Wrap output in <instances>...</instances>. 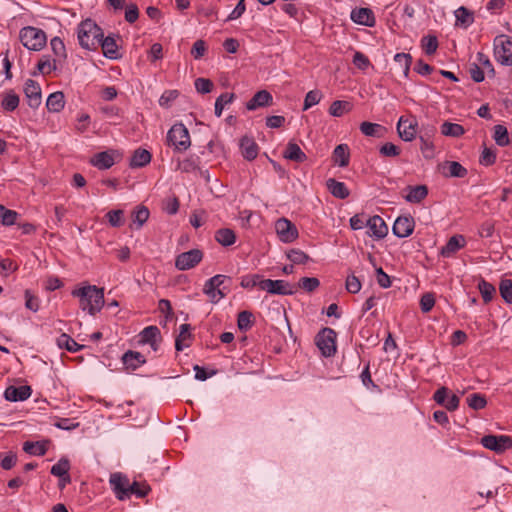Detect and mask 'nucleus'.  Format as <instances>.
Here are the masks:
<instances>
[{"label":"nucleus","instance_id":"nucleus-1","mask_svg":"<svg viewBox=\"0 0 512 512\" xmlns=\"http://www.w3.org/2000/svg\"><path fill=\"white\" fill-rule=\"evenodd\" d=\"M72 296L79 298L80 308L95 315L104 305V289L94 285L84 286L72 291Z\"/></svg>","mask_w":512,"mask_h":512},{"label":"nucleus","instance_id":"nucleus-2","mask_svg":"<svg viewBox=\"0 0 512 512\" xmlns=\"http://www.w3.org/2000/svg\"><path fill=\"white\" fill-rule=\"evenodd\" d=\"M102 36V29L92 19H85L78 25V40L84 49L96 50Z\"/></svg>","mask_w":512,"mask_h":512},{"label":"nucleus","instance_id":"nucleus-3","mask_svg":"<svg viewBox=\"0 0 512 512\" xmlns=\"http://www.w3.org/2000/svg\"><path fill=\"white\" fill-rule=\"evenodd\" d=\"M19 39L25 48L32 51L41 50L47 41L45 32L32 26L22 28L19 33Z\"/></svg>","mask_w":512,"mask_h":512},{"label":"nucleus","instance_id":"nucleus-4","mask_svg":"<svg viewBox=\"0 0 512 512\" xmlns=\"http://www.w3.org/2000/svg\"><path fill=\"white\" fill-rule=\"evenodd\" d=\"M167 144L177 152L186 151L191 146L190 134L183 123L174 124L167 133Z\"/></svg>","mask_w":512,"mask_h":512},{"label":"nucleus","instance_id":"nucleus-5","mask_svg":"<svg viewBox=\"0 0 512 512\" xmlns=\"http://www.w3.org/2000/svg\"><path fill=\"white\" fill-rule=\"evenodd\" d=\"M231 278L226 275L218 274L208 279L203 287V293L207 295L212 303H218L224 298L229 289L224 285L225 281H230Z\"/></svg>","mask_w":512,"mask_h":512},{"label":"nucleus","instance_id":"nucleus-6","mask_svg":"<svg viewBox=\"0 0 512 512\" xmlns=\"http://www.w3.org/2000/svg\"><path fill=\"white\" fill-rule=\"evenodd\" d=\"M493 46L495 60L501 65L512 66V37L496 36Z\"/></svg>","mask_w":512,"mask_h":512},{"label":"nucleus","instance_id":"nucleus-7","mask_svg":"<svg viewBox=\"0 0 512 512\" xmlns=\"http://www.w3.org/2000/svg\"><path fill=\"white\" fill-rule=\"evenodd\" d=\"M336 332L329 327L321 329L315 336V344L319 348L322 356L332 357L335 355L336 347Z\"/></svg>","mask_w":512,"mask_h":512},{"label":"nucleus","instance_id":"nucleus-8","mask_svg":"<svg viewBox=\"0 0 512 512\" xmlns=\"http://www.w3.org/2000/svg\"><path fill=\"white\" fill-rule=\"evenodd\" d=\"M203 259V252L200 249H191L177 255L175 267L179 271H186L197 266Z\"/></svg>","mask_w":512,"mask_h":512},{"label":"nucleus","instance_id":"nucleus-9","mask_svg":"<svg viewBox=\"0 0 512 512\" xmlns=\"http://www.w3.org/2000/svg\"><path fill=\"white\" fill-rule=\"evenodd\" d=\"M481 444L496 453H503L512 448V437L508 435H486L482 437Z\"/></svg>","mask_w":512,"mask_h":512},{"label":"nucleus","instance_id":"nucleus-10","mask_svg":"<svg viewBox=\"0 0 512 512\" xmlns=\"http://www.w3.org/2000/svg\"><path fill=\"white\" fill-rule=\"evenodd\" d=\"M275 230L280 241L284 243H291L299 236L295 224L286 218H280L275 222Z\"/></svg>","mask_w":512,"mask_h":512},{"label":"nucleus","instance_id":"nucleus-11","mask_svg":"<svg viewBox=\"0 0 512 512\" xmlns=\"http://www.w3.org/2000/svg\"><path fill=\"white\" fill-rule=\"evenodd\" d=\"M260 289L270 294L292 295L295 290L284 280L263 279L260 281Z\"/></svg>","mask_w":512,"mask_h":512},{"label":"nucleus","instance_id":"nucleus-12","mask_svg":"<svg viewBox=\"0 0 512 512\" xmlns=\"http://www.w3.org/2000/svg\"><path fill=\"white\" fill-rule=\"evenodd\" d=\"M414 227L415 221L412 216H399L393 224L392 232L399 238H405L413 233Z\"/></svg>","mask_w":512,"mask_h":512},{"label":"nucleus","instance_id":"nucleus-13","mask_svg":"<svg viewBox=\"0 0 512 512\" xmlns=\"http://www.w3.org/2000/svg\"><path fill=\"white\" fill-rule=\"evenodd\" d=\"M110 484L119 500L129 498V479L121 473H114L110 477Z\"/></svg>","mask_w":512,"mask_h":512},{"label":"nucleus","instance_id":"nucleus-14","mask_svg":"<svg viewBox=\"0 0 512 512\" xmlns=\"http://www.w3.org/2000/svg\"><path fill=\"white\" fill-rule=\"evenodd\" d=\"M433 399L436 401V403L444 406L449 411H455L458 408L460 402V398L456 394L448 396V388L444 386L436 390Z\"/></svg>","mask_w":512,"mask_h":512},{"label":"nucleus","instance_id":"nucleus-15","mask_svg":"<svg viewBox=\"0 0 512 512\" xmlns=\"http://www.w3.org/2000/svg\"><path fill=\"white\" fill-rule=\"evenodd\" d=\"M24 93L27 98V103L32 109H36L40 106L42 102L41 88L36 81L32 79L26 80Z\"/></svg>","mask_w":512,"mask_h":512},{"label":"nucleus","instance_id":"nucleus-16","mask_svg":"<svg viewBox=\"0 0 512 512\" xmlns=\"http://www.w3.org/2000/svg\"><path fill=\"white\" fill-rule=\"evenodd\" d=\"M417 121L412 119H404L400 117L397 123V131L400 138L404 141H412L417 134Z\"/></svg>","mask_w":512,"mask_h":512},{"label":"nucleus","instance_id":"nucleus-17","mask_svg":"<svg viewBox=\"0 0 512 512\" xmlns=\"http://www.w3.org/2000/svg\"><path fill=\"white\" fill-rule=\"evenodd\" d=\"M366 226L369 229L368 235L377 239L384 238L388 233V226L385 221L378 215L370 217L366 221Z\"/></svg>","mask_w":512,"mask_h":512},{"label":"nucleus","instance_id":"nucleus-18","mask_svg":"<svg viewBox=\"0 0 512 512\" xmlns=\"http://www.w3.org/2000/svg\"><path fill=\"white\" fill-rule=\"evenodd\" d=\"M351 19L353 22L373 27L375 25V16L370 8H355L351 11Z\"/></svg>","mask_w":512,"mask_h":512},{"label":"nucleus","instance_id":"nucleus-19","mask_svg":"<svg viewBox=\"0 0 512 512\" xmlns=\"http://www.w3.org/2000/svg\"><path fill=\"white\" fill-rule=\"evenodd\" d=\"M31 393V387L28 385L19 387L9 386L4 392V397L6 400L11 402L24 401L31 396Z\"/></svg>","mask_w":512,"mask_h":512},{"label":"nucleus","instance_id":"nucleus-20","mask_svg":"<svg viewBox=\"0 0 512 512\" xmlns=\"http://www.w3.org/2000/svg\"><path fill=\"white\" fill-rule=\"evenodd\" d=\"M273 97L267 90L258 91L246 104L248 110H256L260 107L270 106L272 104Z\"/></svg>","mask_w":512,"mask_h":512},{"label":"nucleus","instance_id":"nucleus-21","mask_svg":"<svg viewBox=\"0 0 512 512\" xmlns=\"http://www.w3.org/2000/svg\"><path fill=\"white\" fill-rule=\"evenodd\" d=\"M466 240L463 235H454L452 236L446 243L445 246L441 248V255L443 257H451L458 250L465 246Z\"/></svg>","mask_w":512,"mask_h":512},{"label":"nucleus","instance_id":"nucleus-22","mask_svg":"<svg viewBox=\"0 0 512 512\" xmlns=\"http://www.w3.org/2000/svg\"><path fill=\"white\" fill-rule=\"evenodd\" d=\"M160 337V330L157 326H148L140 333V342L149 344L154 351L159 348L157 339Z\"/></svg>","mask_w":512,"mask_h":512},{"label":"nucleus","instance_id":"nucleus-23","mask_svg":"<svg viewBox=\"0 0 512 512\" xmlns=\"http://www.w3.org/2000/svg\"><path fill=\"white\" fill-rule=\"evenodd\" d=\"M122 362L127 370L134 371L144 364L146 359L140 352L129 350L123 354Z\"/></svg>","mask_w":512,"mask_h":512},{"label":"nucleus","instance_id":"nucleus-24","mask_svg":"<svg viewBox=\"0 0 512 512\" xmlns=\"http://www.w3.org/2000/svg\"><path fill=\"white\" fill-rule=\"evenodd\" d=\"M332 161L339 167H347L350 162V150L347 144H339L334 148Z\"/></svg>","mask_w":512,"mask_h":512},{"label":"nucleus","instance_id":"nucleus-25","mask_svg":"<svg viewBox=\"0 0 512 512\" xmlns=\"http://www.w3.org/2000/svg\"><path fill=\"white\" fill-rule=\"evenodd\" d=\"M326 187L328 191L338 199H346L350 195L347 186L334 178H329L326 181Z\"/></svg>","mask_w":512,"mask_h":512},{"label":"nucleus","instance_id":"nucleus-26","mask_svg":"<svg viewBox=\"0 0 512 512\" xmlns=\"http://www.w3.org/2000/svg\"><path fill=\"white\" fill-rule=\"evenodd\" d=\"M283 156L297 163H303L307 159L306 154L301 150L300 146L293 141L288 142Z\"/></svg>","mask_w":512,"mask_h":512},{"label":"nucleus","instance_id":"nucleus-27","mask_svg":"<svg viewBox=\"0 0 512 512\" xmlns=\"http://www.w3.org/2000/svg\"><path fill=\"white\" fill-rule=\"evenodd\" d=\"M99 45L102 47L103 54L109 59L118 58V47L115 39L112 36L104 37L99 39Z\"/></svg>","mask_w":512,"mask_h":512},{"label":"nucleus","instance_id":"nucleus-28","mask_svg":"<svg viewBox=\"0 0 512 512\" xmlns=\"http://www.w3.org/2000/svg\"><path fill=\"white\" fill-rule=\"evenodd\" d=\"M240 147L242 150V155L246 160L252 161L257 157L258 145L253 139L249 137H243L240 142Z\"/></svg>","mask_w":512,"mask_h":512},{"label":"nucleus","instance_id":"nucleus-29","mask_svg":"<svg viewBox=\"0 0 512 512\" xmlns=\"http://www.w3.org/2000/svg\"><path fill=\"white\" fill-rule=\"evenodd\" d=\"M90 163L98 169L104 170L112 167L115 161L113 155L105 151L95 154L91 158Z\"/></svg>","mask_w":512,"mask_h":512},{"label":"nucleus","instance_id":"nucleus-30","mask_svg":"<svg viewBox=\"0 0 512 512\" xmlns=\"http://www.w3.org/2000/svg\"><path fill=\"white\" fill-rule=\"evenodd\" d=\"M65 106V97L63 92L57 91L51 93L46 101V107L48 111L53 113L60 112Z\"/></svg>","mask_w":512,"mask_h":512},{"label":"nucleus","instance_id":"nucleus-31","mask_svg":"<svg viewBox=\"0 0 512 512\" xmlns=\"http://www.w3.org/2000/svg\"><path fill=\"white\" fill-rule=\"evenodd\" d=\"M409 193L405 196L406 201L410 203H420L428 195L426 185L409 186Z\"/></svg>","mask_w":512,"mask_h":512},{"label":"nucleus","instance_id":"nucleus-32","mask_svg":"<svg viewBox=\"0 0 512 512\" xmlns=\"http://www.w3.org/2000/svg\"><path fill=\"white\" fill-rule=\"evenodd\" d=\"M19 103L20 98L13 90L6 91L2 94L1 107L4 111L12 112L16 110Z\"/></svg>","mask_w":512,"mask_h":512},{"label":"nucleus","instance_id":"nucleus-33","mask_svg":"<svg viewBox=\"0 0 512 512\" xmlns=\"http://www.w3.org/2000/svg\"><path fill=\"white\" fill-rule=\"evenodd\" d=\"M150 161L151 153L146 149L138 148L137 150L134 151L132 155L130 166L132 168L143 167L149 164Z\"/></svg>","mask_w":512,"mask_h":512},{"label":"nucleus","instance_id":"nucleus-34","mask_svg":"<svg viewBox=\"0 0 512 512\" xmlns=\"http://www.w3.org/2000/svg\"><path fill=\"white\" fill-rule=\"evenodd\" d=\"M215 240L222 246H231L236 241V235L230 228H221L215 232Z\"/></svg>","mask_w":512,"mask_h":512},{"label":"nucleus","instance_id":"nucleus-35","mask_svg":"<svg viewBox=\"0 0 512 512\" xmlns=\"http://www.w3.org/2000/svg\"><path fill=\"white\" fill-rule=\"evenodd\" d=\"M190 330L191 326L189 324L180 325V332L175 340V349L177 351H182L185 347L189 346V343H185V341L190 340L192 337Z\"/></svg>","mask_w":512,"mask_h":512},{"label":"nucleus","instance_id":"nucleus-36","mask_svg":"<svg viewBox=\"0 0 512 512\" xmlns=\"http://www.w3.org/2000/svg\"><path fill=\"white\" fill-rule=\"evenodd\" d=\"M456 25L464 28L469 27L474 22L473 13L466 7L461 6L455 11Z\"/></svg>","mask_w":512,"mask_h":512},{"label":"nucleus","instance_id":"nucleus-37","mask_svg":"<svg viewBox=\"0 0 512 512\" xmlns=\"http://www.w3.org/2000/svg\"><path fill=\"white\" fill-rule=\"evenodd\" d=\"M352 108L353 105L351 102L345 100H336L330 105L329 113L334 117H341L345 113L350 112Z\"/></svg>","mask_w":512,"mask_h":512},{"label":"nucleus","instance_id":"nucleus-38","mask_svg":"<svg viewBox=\"0 0 512 512\" xmlns=\"http://www.w3.org/2000/svg\"><path fill=\"white\" fill-rule=\"evenodd\" d=\"M441 133L444 136L458 138L465 133V129L460 124L445 121L441 125Z\"/></svg>","mask_w":512,"mask_h":512},{"label":"nucleus","instance_id":"nucleus-39","mask_svg":"<svg viewBox=\"0 0 512 512\" xmlns=\"http://www.w3.org/2000/svg\"><path fill=\"white\" fill-rule=\"evenodd\" d=\"M57 345L59 348H65L69 352H78L84 347L83 345L78 344L73 338L65 333L59 336L57 339Z\"/></svg>","mask_w":512,"mask_h":512},{"label":"nucleus","instance_id":"nucleus-40","mask_svg":"<svg viewBox=\"0 0 512 512\" xmlns=\"http://www.w3.org/2000/svg\"><path fill=\"white\" fill-rule=\"evenodd\" d=\"M149 210L144 205H139L132 212V222L136 224V228L139 229L149 218Z\"/></svg>","mask_w":512,"mask_h":512},{"label":"nucleus","instance_id":"nucleus-41","mask_svg":"<svg viewBox=\"0 0 512 512\" xmlns=\"http://www.w3.org/2000/svg\"><path fill=\"white\" fill-rule=\"evenodd\" d=\"M286 256L293 265L306 264L311 260L310 256L300 249H290L286 252Z\"/></svg>","mask_w":512,"mask_h":512},{"label":"nucleus","instance_id":"nucleus-42","mask_svg":"<svg viewBox=\"0 0 512 512\" xmlns=\"http://www.w3.org/2000/svg\"><path fill=\"white\" fill-rule=\"evenodd\" d=\"M70 468V461L67 458L62 457L56 464L51 467L50 473L55 477L66 476L69 474Z\"/></svg>","mask_w":512,"mask_h":512},{"label":"nucleus","instance_id":"nucleus-43","mask_svg":"<svg viewBox=\"0 0 512 512\" xmlns=\"http://www.w3.org/2000/svg\"><path fill=\"white\" fill-rule=\"evenodd\" d=\"M493 137H494L496 144L501 147H505L510 144L507 128L503 125L498 124L494 127V136Z\"/></svg>","mask_w":512,"mask_h":512},{"label":"nucleus","instance_id":"nucleus-44","mask_svg":"<svg viewBox=\"0 0 512 512\" xmlns=\"http://www.w3.org/2000/svg\"><path fill=\"white\" fill-rule=\"evenodd\" d=\"M254 324V316L250 311H241L238 314L237 325L241 331L249 330Z\"/></svg>","mask_w":512,"mask_h":512},{"label":"nucleus","instance_id":"nucleus-45","mask_svg":"<svg viewBox=\"0 0 512 512\" xmlns=\"http://www.w3.org/2000/svg\"><path fill=\"white\" fill-rule=\"evenodd\" d=\"M478 289L485 303L490 302L493 299L496 292L495 287L491 283L485 281L484 279H482L478 283Z\"/></svg>","mask_w":512,"mask_h":512},{"label":"nucleus","instance_id":"nucleus-46","mask_svg":"<svg viewBox=\"0 0 512 512\" xmlns=\"http://www.w3.org/2000/svg\"><path fill=\"white\" fill-rule=\"evenodd\" d=\"M446 164L448 168V172L445 173L446 176L463 178L468 173L467 169L464 166H462L459 162L450 161L447 162Z\"/></svg>","mask_w":512,"mask_h":512},{"label":"nucleus","instance_id":"nucleus-47","mask_svg":"<svg viewBox=\"0 0 512 512\" xmlns=\"http://www.w3.org/2000/svg\"><path fill=\"white\" fill-rule=\"evenodd\" d=\"M234 98V93H222L215 101V115L220 117L222 115L224 106L231 103Z\"/></svg>","mask_w":512,"mask_h":512},{"label":"nucleus","instance_id":"nucleus-48","mask_svg":"<svg viewBox=\"0 0 512 512\" xmlns=\"http://www.w3.org/2000/svg\"><path fill=\"white\" fill-rule=\"evenodd\" d=\"M421 47L427 55H432L438 48V39L435 35L424 36L421 40Z\"/></svg>","mask_w":512,"mask_h":512},{"label":"nucleus","instance_id":"nucleus-49","mask_svg":"<svg viewBox=\"0 0 512 512\" xmlns=\"http://www.w3.org/2000/svg\"><path fill=\"white\" fill-rule=\"evenodd\" d=\"M23 450L31 455L43 456L46 454V446L40 442L27 441L23 444Z\"/></svg>","mask_w":512,"mask_h":512},{"label":"nucleus","instance_id":"nucleus-50","mask_svg":"<svg viewBox=\"0 0 512 512\" xmlns=\"http://www.w3.org/2000/svg\"><path fill=\"white\" fill-rule=\"evenodd\" d=\"M477 63L482 69H486L487 75L490 78H494L496 75V71L494 69L493 64L491 63L489 57L485 55L483 52H478L477 55Z\"/></svg>","mask_w":512,"mask_h":512},{"label":"nucleus","instance_id":"nucleus-51","mask_svg":"<svg viewBox=\"0 0 512 512\" xmlns=\"http://www.w3.org/2000/svg\"><path fill=\"white\" fill-rule=\"evenodd\" d=\"M499 291L503 300L508 304H512V280L502 279L499 285Z\"/></svg>","mask_w":512,"mask_h":512},{"label":"nucleus","instance_id":"nucleus-52","mask_svg":"<svg viewBox=\"0 0 512 512\" xmlns=\"http://www.w3.org/2000/svg\"><path fill=\"white\" fill-rule=\"evenodd\" d=\"M179 91L176 89L165 90L159 98V105L163 108H169L173 101L179 97Z\"/></svg>","mask_w":512,"mask_h":512},{"label":"nucleus","instance_id":"nucleus-53","mask_svg":"<svg viewBox=\"0 0 512 512\" xmlns=\"http://www.w3.org/2000/svg\"><path fill=\"white\" fill-rule=\"evenodd\" d=\"M106 218L112 227H121L124 224V212L121 209L109 211Z\"/></svg>","mask_w":512,"mask_h":512},{"label":"nucleus","instance_id":"nucleus-54","mask_svg":"<svg viewBox=\"0 0 512 512\" xmlns=\"http://www.w3.org/2000/svg\"><path fill=\"white\" fill-rule=\"evenodd\" d=\"M382 130L383 127L380 124L371 123L367 121L362 122L360 124V131L366 136L379 137L380 135L378 134V132Z\"/></svg>","mask_w":512,"mask_h":512},{"label":"nucleus","instance_id":"nucleus-55","mask_svg":"<svg viewBox=\"0 0 512 512\" xmlns=\"http://www.w3.org/2000/svg\"><path fill=\"white\" fill-rule=\"evenodd\" d=\"M467 403L470 408L474 410H481L486 406L487 401L483 395L474 393L467 397Z\"/></svg>","mask_w":512,"mask_h":512},{"label":"nucleus","instance_id":"nucleus-56","mask_svg":"<svg viewBox=\"0 0 512 512\" xmlns=\"http://www.w3.org/2000/svg\"><path fill=\"white\" fill-rule=\"evenodd\" d=\"M17 215L16 211L6 209L3 205H0V221L3 225H13L16 221Z\"/></svg>","mask_w":512,"mask_h":512},{"label":"nucleus","instance_id":"nucleus-57","mask_svg":"<svg viewBox=\"0 0 512 512\" xmlns=\"http://www.w3.org/2000/svg\"><path fill=\"white\" fill-rule=\"evenodd\" d=\"M150 491V487L146 484H141L137 481L129 484V497L131 495H136L138 498L145 497Z\"/></svg>","mask_w":512,"mask_h":512},{"label":"nucleus","instance_id":"nucleus-58","mask_svg":"<svg viewBox=\"0 0 512 512\" xmlns=\"http://www.w3.org/2000/svg\"><path fill=\"white\" fill-rule=\"evenodd\" d=\"M322 99V93L319 90H311L309 91L304 99L303 110L306 111L312 106L318 104Z\"/></svg>","mask_w":512,"mask_h":512},{"label":"nucleus","instance_id":"nucleus-59","mask_svg":"<svg viewBox=\"0 0 512 512\" xmlns=\"http://www.w3.org/2000/svg\"><path fill=\"white\" fill-rule=\"evenodd\" d=\"M56 69V61L53 60L52 62L50 61L49 57L48 56H43L38 64H37V70L39 73L43 74V75H47L49 74L51 71L55 70Z\"/></svg>","mask_w":512,"mask_h":512},{"label":"nucleus","instance_id":"nucleus-60","mask_svg":"<svg viewBox=\"0 0 512 512\" xmlns=\"http://www.w3.org/2000/svg\"><path fill=\"white\" fill-rule=\"evenodd\" d=\"M394 61L403 68L404 74L407 75L410 69V65L412 62V57L407 53H397L394 56Z\"/></svg>","mask_w":512,"mask_h":512},{"label":"nucleus","instance_id":"nucleus-61","mask_svg":"<svg viewBox=\"0 0 512 512\" xmlns=\"http://www.w3.org/2000/svg\"><path fill=\"white\" fill-rule=\"evenodd\" d=\"M320 285V281L315 277H303L299 280V287L307 292H313Z\"/></svg>","mask_w":512,"mask_h":512},{"label":"nucleus","instance_id":"nucleus-62","mask_svg":"<svg viewBox=\"0 0 512 512\" xmlns=\"http://www.w3.org/2000/svg\"><path fill=\"white\" fill-rule=\"evenodd\" d=\"M17 462V455L14 452H8L7 454H0V466L4 470L12 469Z\"/></svg>","mask_w":512,"mask_h":512},{"label":"nucleus","instance_id":"nucleus-63","mask_svg":"<svg viewBox=\"0 0 512 512\" xmlns=\"http://www.w3.org/2000/svg\"><path fill=\"white\" fill-rule=\"evenodd\" d=\"M353 64L360 70H366L369 66H371V62L368 57L360 51H356L354 53Z\"/></svg>","mask_w":512,"mask_h":512},{"label":"nucleus","instance_id":"nucleus-64","mask_svg":"<svg viewBox=\"0 0 512 512\" xmlns=\"http://www.w3.org/2000/svg\"><path fill=\"white\" fill-rule=\"evenodd\" d=\"M194 84L197 92L201 94H207L213 88V82L207 78H197Z\"/></svg>","mask_w":512,"mask_h":512}]
</instances>
